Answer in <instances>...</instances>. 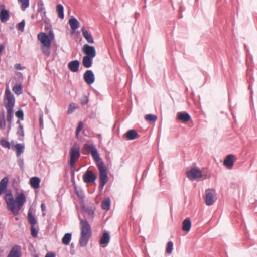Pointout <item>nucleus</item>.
I'll list each match as a JSON object with an SVG mask.
<instances>
[{
	"label": "nucleus",
	"instance_id": "1",
	"mask_svg": "<svg viewBox=\"0 0 257 257\" xmlns=\"http://www.w3.org/2000/svg\"><path fill=\"white\" fill-rule=\"evenodd\" d=\"M86 148L90 152L94 160L97 163L99 171L100 186L101 189H102L108 180L107 173L105 164L101 160L98 151L93 144H87Z\"/></svg>",
	"mask_w": 257,
	"mask_h": 257
},
{
	"label": "nucleus",
	"instance_id": "2",
	"mask_svg": "<svg viewBox=\"0 0 257 257\" xmlns=\"http://www.w3.org/2000/svg\"><path fill=\"white\" fill-rule=\"evenodd\" d=\"M4 198L7 208L15 215H17L19 214L21 208L26 202V197L23 193L18 194L14 199L12 193L11 192H7L5 194Z\"/></svg>",
	"mask_w": 257,
	"mask_h": 257
},
{
	"label": "nucleus",
	"instance_id": "3",
	"mask_svg": "<svg viewBox=\"0 0 257 257\" xmlns=\"http://www.w3.org/2000/svg\"><path fill=\"white\" fill-rule=\"evenodd\" d=\"M80 221L81 236L79 240V243L82 246H85L91 236V227L88 221L85 219H81L79 216Z\"/></svg>",
	"mask_w": 257,
	"mask_h": 257
},
{
	"label": "nucleus",
	"instance_id": "4",
	"mask_svg": "<svg viewBox=\"0 0 257 257\" xmlns=\"http://www.w3.org/2000/svg\"><path fill=\"white\" fill-rule=\"evenodd\" d=\"M15 100L13 94L11 93L9 86H7L4 96V103L7 109H13Z\"/></svg>",
	"mask_w": 257,
	"mask_h": 257
},
{
	"label": "nucleus",
	"instance_id": "5",
	"mask_svg": "<svg viewBox=\"0 0 257 257\" xmlns=\"http://www.w3.org/2000/svg\"><path fill=\"white\" fill-rule=\"evenodd\" d=\"M215 191L214 189H208L205 191V202L207 206L213 205L216 200L215 196Z\"/></svg>",
	"mask_w": 257,
	"mask_h": 257
},
{
	"label": "nucleus",
	"instance_id": "6",
	"mask_svg": "<svg viewBox=\"0 0 257 257\" xmlns=\"http://www.w3.org/2000/svg\"><path fill=\"white\" fill-rule=\"evenodd\" d=\"M80 155L79 148L73 147L70 149L69 164L71 168L74 167L75 162L78 160Z\"/></svg>",
	"mask_w": 257,
	"mask_h": 257
},
{
	"label": "nucleus",
	"instance_id": "7",
	"mask_svg": "<svg viewBox=\"0 0 257 257\" xmlns=\"http://www.w3.org/2000/svg\"><path fill=\"white\" fill-rule=\"evenodd\" d=\"M202 176V171L198 168H193L187 172V176L190 180H196Z\"/></svg>",
	"mask_w": 257,
	"mask_h": 257
},
{
	"label": "nucleus",
	"instance_id": "8",
	"mask_svg": "<svg viewBox=\"0 0 257 257\" xmlns=\"http://www.w3.org/2000/svg\"><path fill=\"white\" fill-rule=\"evenodd\" d=\"M37 17H39V21L46 22L47 18L46 11L44 5L42 2H40L38 4Z\"/></svg>",
	"mask_w": 257,
	"mask_h": 257
},
{
	"label": "nucleus",
	"instance_id": "9",
	"mask_svg": "<svg viewBox=\"0 0 257 257\" xmlns=\"http://www.w3.org/2000/svg\"><path fill=\"white\" fill-rule=\"evenodd\" d=\"M82 51L86 56L94 58L96 56V50L94 46H89L88 44H85L82 48Z\"/></svg>",
	"mask_w": 257,
	"mask_h": 257
},
{
	"label": "nucleus",
	"instance_id": "10",
	"mask_svg": "<svg viewBox=\"0 0 257 257\" xmlns=\"http://www.w3.org/2000/svg\"><path fill=\"white\" fill-rule=\"evenodd\" d=\"M96 179V175L90 170L86 171L83 176V181L86 183L94 182Z\"/></svg>",
	"mask_w": 257,
	"mask_h": 257
},
{
	"label": "nucleus",
	"instance_id": "11",
	"mask_svg": "<svg viewBox=\"0 0 257 257\" xmlns=\"http://www.w3.org/2000/svg\"><path fill=\"white\" fill-rule=\"evenodd\" d=\"M10 18L9 11L5 9L4 5H0V20L1 22H7Z\"/></svg>",
	"mask_w": 257,
	"mask_h": 257
},
{
	"label": "nucleus",
	"instance_id": "12",
	"mask_svg": "<svg viewBox=\"0 0 257 257\" xmlns=\"http://www.w3.org/2000/svg\"><path fill=\"white\" fill-rule=\"evenodd\" d=\"M83 78L85 82L88 85L92 84L94 82V75L93 72L90 70L86 71L84 74Z\"/></svg>",
	"mask_w": 257,
	"mask_h": 257
},
{
	"label": "nucleus",
	"instance_id": "13",
	"mask_svg": "<svg viewBox=\"0 0 257 257\" xmlns=\"http://www.w3.org/2000/svg\"><path fill=\"white\" fill-rule=\"evenodd\" d=\"M38 40L41 42L42 45H51V40L45 33L41 32L37 36Z\"/></svg>",
	"mask_w": 257,
	"mask_h": 257
},
{
	"label": "nucleus",
	"instance_id": "14",
	"mask_svg": "<svg viewBox=\"0 0 257 257\" xmlns=\"http://www.w3.org/2000/svg\"><path fill=\"white\" fill-rule=\"evenodd\" d=\"M21 255V247L15 245L9 252L7 257H20Z\"/></svg>",
	"mask_w": 257,
	"mask_h": 257
},
{
	"label": "nucleus",
	"instance_id": "15",
	"mask_svg": "<svg viewBox=\"0 0 257 257\" xmlns=\"http://www.w3.org/2000/svg\"><path fill=\"white\" fill-rule=\"evenodd\" d=\"M234 157V156L232 154H230L227 155L223 162V164L228 168L230 169L231 168L233 164H234V160L233 158Z\"/></svg>",
	"mask_w": 257,
	"mask_h": 257
},
{
	"label": "nucleus",
	"instance_id": "16",
	"mask_svg": "<svg viewBox=\"0 0 257 257\" xmlns=\"http://www.w3.org/2000/svg\"><path fill=\"white\" fill-rule=\"evenodd\" d=\"M80 62L78 60L70 61L68 64V68L73 72H76L78 71Z\"/></svg>",
	"mask_w": 257,
	"mask_h": 257
},
{
	"label": "nucleus",
	"instance_id": "17",
	"mask_svg": "<svg viewBox=\"0 0 257 257\" xmlns=\"http://www.w3.org/2000/svg\"><path fill=\"white\" fill-rule=\"evenodd\" d=\"M177 118L183 122L188 121L190 118V115L186 112H180L177 113Z\"/></svg>",
	"mask_w": 257,
	"mask_h": 257
},
{
	"label": "nucleus",
	"instance_id": "18",
	"mask_svg": "<svg viewBox=\"0 0 257 257\" xmlns=\"http://www.w3.org/2000/svg\"><path fill=\"white\" fill-rule=\"evenodd\" d=\"M82 33L83 37L88 43L90 44L94 43V39L92 35L86 30L84 27L82 28Z\"/></svg>",
	"mask_w": 257,
	"mask_h": 257
},
{
	"label": "nucleus",
	"instance_id": "19",
	"mask_svg": "<svg viewBox=\"0 0 257 257\" xmlns=\"http://www.w3.org/2000/svg\"><path fill=\"white\" fill-rule=\"evenodd\" d=\"M93 57L85 56L82 59V64L85 68L90 67L93 63Z\"/></svg>",
	"mask_w": 257,
	"mask_h": 257
},
{
	"label": "nucleus",
	"instance_id": "20",
	"mask_svg": "<svg viewBox=\"0 0 257 257\" xmlns=\"http://www.w3.org/2000/svg\"><path fill=\"white\" fill-rule=\"evenodd\" d=\"M40 179L38 177H33L30 180V185L34 189H38L40 187Z\"/></svg>",
	"mask_w": 257,
	"mask_h": 257
},
{
	"label": "nucleus",
	"instance_id": "21",
	"mask_svg": "<svg viewBox=\"0 0 257 257\" xmlns=\"http://www.w3.org/2000/svg\"><path fill=\"white\" fill-rule=\"evenodd\" d=\"M8 181L7 177L3 178L0 181V195L6 190Z\"/></svg>",
	"mask_w": 257,
	"mask_h": 257
},
{
	"label": "nucleus",
	"instance_id": "22",
	"mask_svg": "<svg viewBox=\"0 0 257 257\" xmlns=\"http://www.w3.org/2000/svg\"><path fill=\"white\" fill-rule=\"evenodd\" d=\"M110 236L108 232H104L100 240L101 245H107L109 242Z\"/></svg>",
	"mask_w": 257,
	"mask_h": 257
},
{
	"label": "nucleus",
	"instance_id": "23",
	"mask_svg": "<svg viewBox=\"0 0 257 257\" xmlns=\"http://www.w3.org/2000/svg\"><path fill=\"white\" fill-rule=\"evenodd\" d=\"M125 136L128 140H132L138 137L137 132L134 130L128 131L125 134Z\"/></svg>",
	"mask_w": 257,
	"mask_h": 257
},
{
	"label": "nucleus",
	"instance_id": "24",
	"mask_svg": "<svg viewBox=\"0 0 257 257\" xmlns=\"http://www.w3.org/2000/svg\"><path fill=\"white\" fill-rule=\"evenodd\" d=\"M69 24L71 29L73 31H75L79 27V22L75 18H71L69 21Z\"/></svg>",
	"mask_w": 257,
	"mask_h": 257
},
{
	"label": "nucleus",
	"instance_id": "25",
	"mask_svg": "<svg viewBox=\"0 0 257 257\" xmlns=\"http://www.w3.org/2000/svg\"><path fill=\"white\" fill-rule=\"evenodd\" d=\"M191 226V221L189 219H186L183 222L182 230L184 231L189 232L190 230Z\"/></svg>",
	"mask_w": 257,
	"mask_h": 257
},
{
	"label": "nucleus",
	"instance_id": "26",
	"mask_svg": "<svg viewBox=\"0 0 257 257\" xmlns=\"http://www.w3.org/2000/svg\"><path fill=\"white\" fill-rule=\"evenodd\" d=\"M7 120L9 122L10 124H11L13 117L14 111L13 109H7ZM11 127V125L9 124L8 126V128L10 129Z\"/></svg>",
	"mask_w": 257,
	"mask_h": 257
},
{
	"label": "nucleus",
	"instance_id": "27",
	"mask_svg": "<svg viewBox=\"0 0 257 257\" xmlns=\"http://www.w3.org/2000/svg\"><path fill=\"white\" fill-rule=\"evenodd\" d=\"M56 11L58 13V17L60 19H63L64 17L63 6L61 4L58 5L56 7Z\"/></svg>",
	"mask_w": 257,
	"mask_h": 257
},
{
	"label": "nucleus",
	"instance_id": "28",
	"mask_svg": "<svg viewBox=\"0 0 257 257\" xmlns=\"http://www.w3.org/2000/svg\"><path fill=\"white\" fill-rule=\"evenodd\" d=\"M71 239V233H66L62 239L63 244L65 245H68Z\"/></svg>",
	"mask_w": 257,
	"mask_h": 257
},
{
	"label": "nucleus",
	"instance_id": "29",
	"mask_svg": "<svg viewBox=\"0 0 257 257\" xmlns=\"http://www.w3.org/2000/svg\"><path fill=\"white\" fill-rule=\"evenodd\" d=\"M110 200L109 198H107L102 201L101 206L103 209L108 210L110 208Z\"/></svg>",
	"mask_w": 257,
	"mask_h": 257
},
{
	"label": "nucleus",
	"instance_id": "30",
	"mask_svg": "<svg viewBox=\"0 0 257 257\" xmlns=\"http://www.w3.org/2000/svg\"><path fill=\"white\" fill-rule=\"evenodd\" d=\"M15 148L16 149V153L18 156H20L24 152V145L23 144H17L15 146Z\"/></svg>",
	"mask_w": 257,
	"mask_h": 257
},
{
	"label": "nucleus",
	"instance_id": "31",
	"mask_svg": "<svg viewBox=\"0 0 257 257\" xmlns=\"http://www.w3.org/2000/svg\"><path fill=\"white\" fill-rule=\"evenodd\" d=\"M41 50L42 52L46 55L47 57H49L51 54L50 51V46L47 45H42L41 47Z\"/></svg>",
	"mask_w": 257,
	"mask_h": 257
},
{
	"label": "nucleus",
	"instance_id": "32",
	"mask_svg": "<svg viewBox=\"0 0 257 257\" xmlns=\"http://www.w3.org/2000/svg\"><path fill=\"white\" fill-rule=\"evenodd\" d=\"M5 127V114L4 111H3L2 115L0 116V128L2 130H4Z\"/></svg>",
	"mask_w": 257,
	"mask_h": 257
},
{
	"label": "nucleus",
	"instance_id": "33",
	"mask_svg": "<svg viewBox=\"0 0 257 257\" xmlns=\"http://www.w3.org/2000/svg\"><path fill=\"white\" fill-rule=\"evenodd\" d=\"M28 219L30 224L31 225H36L37 224V220L35 218V217L32 214L31 212H28Z\"/></svg>",
	"mask_w": 257,
	"mask_h": 257
},
{
	"label": "nucleus",
	"instance_id": "34",
	"mask_svg": "<svg viewBox=\"0 0 257 257\" xmlns=\"http://www.w3.org/2000/svg\"><path fill=\"white\" fill-rule=\"evenodd\" d=\"M145 119L149 122H155L157 119L156 115L153 114H147L145 116Z\"/></svg>",
	"mask_w": 257,
	"mask_h": 257
},
{
	"label": "nucleus",
	"instance_id": "35",
	"mask_svg": "<svg viewBox=\"0 0 257 257\" xmlns=\"http://www.w3.org/2000/svg\"><path fill=\"white\" fill-rule=\"evenodd\" d=\"M22 4L21 9L24 11L29 6V0H18Z\"/></svg>",
	"mask_w": 257,
	"mask_h": 257
},
{
	"label": "nucleus",
	"instance_id": "36",
	"mask_svg": "<svg viewBox=\"0 0 257 257\" xmlns=\"http://www.w3.org/2000/svg\"><path fill=\"white\" fill-rule=\"evenodd\" d=\"M13 91L17 95H20L22 93V87L21 85H16L13 88Z\"/></svg>",
	"mask_w": 257,
	"mask_h": 257
},
{
	"label": "nucleus",
	"instance_id": "37",
	"mask_svg": "<svg viewBox=\"0 0 257 257\" xmlns=\"http://www.w3.org/2000/svg\"><path fill=\"white\" fill-rule=\"evenodd\" d=\"M77 107L78 106L76 104L73 103H70L69 106L68 113H72L77 108Z\"/></svg>",
	"mask_w": 257,
	"mask_h": 257
},
{
	"label": "nucleus",
	"instance_id": "38",
	"mask_svg": "<svg viewBox=\"0 0 257 257\" xmlns=\"http://www.w3.org/2000/svg\"><path fill=\"white\" fill-rule=\"evenodd\" d=\"M0 144L4 148L8 149L10 148V144L9 142L5 139H2L0 141Z\"/></svg>",
	"mask_w": 257,
	"mask_h": 257
},
{
	"label": "nucleus",
	"instance_id": "39",
	"mask_svg": "<svg viewBox=\"0 0 257 257\" xmlns=\"http://www.w3.org/2000/svg\"><path fill=\"white\" fill-rule=\"evenodd\" d=\"M173 248V243L172 241H169L167 243L166 252L168 253H171Z\"/></svg>",
	"mask_w": 257,
	"mask_h": 257
},
{
	"label": "nucleus",
	"instance_id": "40",
	"mask_svg": "<svg viewBox=\"0 0 257 257\" xmlns=\"http://www.w3.org/2000/svg\"><path fill=\"white\" fill-rule=\"evenodd\" d=\"M38 230L35 227V225L31 226V234L32 236L36 237L37 236Z\"/></svg>",
	"mask_w": 257,
	"mask_h": 257
},
{
	"label": "nucleus",
	"instance_id": "41",
	"mask_svg": "<svg viewBox=\"0 0 257 257\" xmlns=\"http://www.w3.org/2000/svg\"><path fill=\"white\" fill-rule=\"evenodd\" d=\"M25 27V21L24 20L22 21L20 23H19L18 25V29L21 32H23L24 30Z\"/></svg>",
	"mask_w": 257,
	"mask_h": 257
},
{
	"label": "nucleus",
	"instance_id": "42",
	"mask_svg": "<svg viewBox=\"0 0 257 257\" xmlns=\"http://www.w3.org/2000/svg\"><path fill=\"white\" fill-rule=\"evenodd\" d=\"M16 116L21 120L23 119L24 113L22 110H20L16 112Z\"/></svg>",
	"mask_w": 257,
	"mask_h": 257
},
{
	"label": "nucleus",
	"instance_id": "43",
	"mask_svg": "<svg viewBox=\"0 0 257 257\" xmlns=\"http://www.w3.org/2000/svg\"><path fill=\"white\" fill-rule=\"evenodd\" d=\"M83 210L85 212L88 213L90 215H92L94 214V210L92 208H84Z\"/></svg>",
	"mask_w": 257,
	"mask_h": 257
},
{
	"label": "nucleus",
	"instance_id": "44",
	"mask_svg": "<svg viewBox=\"0 0 257 257\" xmlns=\"http://www.w3.org/2000/svg\"><path fill=\"white\" fill-rule=\"evenodd\" d=\"M83 127V124L82 122H79L76 130V136H77Z\"/></svg>",
	"mask_w": 257,
	"mask_h": 257
},
{
	"label": "nucleus",
	"instance_id": "45",
	"mask_svg": "<svg viewBox=\"0 0 257 257\" xmlns=\"http://www.w3.org/2000/svg\"><path fill=\"white\" fill-rule=\"evenodd\" d=\"M17 133L22 136H23L24 135L23 128L22 125H19L18 128Z\"/></svg>",
	"mask_w": 257,
	"mask_h": 257
},
{
	"label": "nucleus",
	"instance_id": "46",
	"mask_svg": "<svg viewBox=\"0 0 257 257\" xmlns=\"http://www.w3.org/2000/svg\"><path fill=\"white\" fill-rule=\"evenodd\" d=\"M88 102L87 98L86 96L84 97V99L81 101V103L82 105H85Z\"/></svg>",
	"mask_w": 257,
	"mask_h": 257
},
{
	"label": "nucleus",
	"instance_id": "47",
	"mask_svg": "<svg viewBox=\"0 0 257 257\" xmlns=\"http://www.w3.org/2000/svg\"><path fill=\"white\" fill-rule=\"evenodd\" d=\"M45 257H55V254L53 252L47 253Z\"/></svg>",
	"mask_w": 257,
	"mask_h": 257
},
{
	"label": "nucleus",
	"instance_id": "48",
	"mask_svg": "<svg viewBox=\"0 0 257 257\" xmlns=\"http://www.w3.org/2000/svg\"><path fill=\"white\" fill-rule=\"evenodd\" d=\"M15 68L17 70H22V67L20 64H16L15 65Z\"/></svg>",
	"mask_w": 257,
	"mask_h": 257
},
{
	"label": "nucleus",
	"instance_id": "49",
	"mask_svg": "<svg viewBox=\"0 0 257 257\" xmlns=\"http://www.w3.org/2000/svg\"><path fill=\"white\" fill-rule=\"evenodd\" d=\"M50 39L52 40V39H53L54 38V34L53 33V32L52 31H50L49 32V36H48Z\"/></svg>",
	"mask_w": 257,
	"mask_h": 257
},
{
	"label": "nucleus",
	"instance_id": "50",
	"mask_svg": "<svg viewBox=\"0 0 257 257\" xmlns=\"http://www.w3.org/2000/svg\"><path fill=\"white\" fill-rule=\"evenodd\" d=\"M41 208L43 211H44L46 209L45 205L44 203H42L41 205Z\"/></svg>",
	"mask_w": 257,
	"mask_h": 257
},
{
	"label": "nucleus",
	"instance_id": "51",
	"mask_svg": "<svg viewBox=\"0 0 257 257\" xmlns=\"http://www.w3.org/2000/svg\"><path fill=\"white\" fill-rule=\"evenodd\" d=\"M39 122H40V125H42L43 122V119H42V118L41 117H40L39 118Z\"/></svg>",
	"mask_w": 257,
	"mask_h": 257
},
{
	"label": "nucleus",
	"instance_id": "52",
	"mask_svg": "<svg viewBox=\"0 0 257 257\" xmlns=\"http://www.w3.org/2000/svg\"><path fill=\"white\" fill-rule=\"evenodd\" d=\"M17 123H18L19 125H21L19 120H18Z\"/></svg>",
	"mask_w": 257,
	"mask_h": 257
},
{
	"label": "nucleus",
	"instance_id": "53",
	"mask_svg": "<svg viewBox=\"0 0 257 257\" xmlns=\"http://www.w3.org/2000/svg\"><path fill=\"white\" fill-rule=\"evenodd\" d=\"M98 136H99V137H101V135H99Z\"/></svg>",
	"mask_w": 257,
	"mask_h": 257
},
{
	"label": "nucleus",
	"instance_id": "54",
	"mask_svg": "<svg viewBox=\"0 0 257 257\" xmlns=\"http://www.w3.org/2000/svg\"><path fill=\"white\" fill-rule=\"evenodd\" d=\"M35 257H38V256H35Z\"/></svg>",
	"mask_w": 257,
	"mask_h": 257
}]
</instances>
